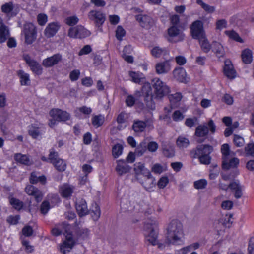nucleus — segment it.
Returning a JSON list of instances; mask_svg holds the SVG:
<instances>
[{
    "label": "nucleus",
    "mask_w": 254,
    "mask_h": 254,
    "mask_svg": "<svg viewBox=\"0 0 254 254\" xmlns=\"http://www.w3.org/2000/svg\"><path fill=\"white\" fill-rule=\"evenodd\" d=\"M129 75L133 82L136 83L143 84L142 93V94H146V95H149L151 91V86L149 82H146L144 75L140 72L131 71L129 72Z\"/></svg>",
    "instance_id": "6"
},
{
    "label": "nucleus",
    "mask_w": 254,
    "mask_h": 254,
    "mask_svg": "<svg viewBox=\"0 0 254 254\" xmlns=\"http://www.w3.org/2000/svg\"><path fill=\"white\" fill-rule=\"evenodd\" d=\"M75 189V186L68 183H64L59 187V193L61 196L68 199L71 197Z\"/></svg>",
    "instance_id": "14"
},
{
    "label": "nucleus",
    "mask_w": 254,
    "mask_h": 254,
    "mask_svg": "<svg viewBox=\"0 0 254 254\" xmlns=\"http://www.w3.org/2000/svg\"><path fill=\"white\" fill-rule=\"evenodd\" d=\"M65 239L58 245L57 249L61 254H68L76 244L72 233H68L66 229L64 233Z\"/></svg>",
    "instance_id": "5"
},
{
    "label": "nucleus",
    "mask_w": 254,
    "mask_h": 254,
    "mask_svg": "<svg viewBox=\"0 0 254 254\" xmlns=\"http://www.w3.org/2000/svg\"><path fill=\"white\" fill-rule=\"evenodd\" d=\"M190 34L193 39H199L206 34L203 28V23L200 20L194 21L190 26Z\"/></svg>",
    "instance_id": "12"
},
{
    "label": "nucleus",
    "mask_w": 254,
    "mask_h": 254,
    "mask_svg": "<svg viewBox=\"0 0 254 254\" xmlns=\"http://www.w3.org/2000/svg\"><path fill=\"white\" fill-rule=\"evenodd\" d=\"M24 58L33 73L37 75H41L42 74L43 68L39 63L31 59L28 55L24 56Z\"/></svg>",
    "instance_id": "19"
},
{
    "label": "nucleus",
    "mask_w": 254,
    "mask_h": 254,
    "mask_svg": "<svg viewBox=\"0 0 254 254\" xmlns=\"http://www.w3.org/2000/svg\"><path fill=\"white\" fill-rule=\"evenodd\" d=\"M116 171L119 175H123L130 171L131 167L123 160H118L116 162Z\"/></svg>",
    "instance_id": "24"
},
{
    "label": "nucleus",
    "mask_w": 254,
    "mask_h": 254,
    "mask_svg": "<svg viewBox=\"0 0 254 254\" xmlns=\"http://www.w3.org/2000/svg\"><path fill=\"white\" fill-rule=\"evenodd\" d=\"M60 25L58 22H51L48 24L44 30V35L47 38L54 36L58 32Z\"/></svg>",
    "instance_id": "22"
},
{
    "label": "nucleus",
    "mask_w": 254,
    "mask_h": 254,
    "mask_svg": "<svg viewBox=\"0 0 254 254\" xmlns=\"http://www.w3.org/2000/svg\"><path fill=\"white\" fill-rule=\"evenodd\" d=\"M169 180L168 177L162 176L157 182V186L160 189H164L169 183Z\"/></svg>",
    "instance_id": "58"
},
{
    "label": "nucleus",
    "mask_w": 254,
    "mask_h": 254,
    "mask_svg": "<svg viewBox=\"0 0 254 254\" xmlns=\"http://www.w3.org/2000/svg\"><path fill=\"white\" fill-rule=\"evenodd\" d=\"M245 150L247 155L254 156V143H250L245 148Z\"/></svg>",
    "instance_id": "64"
},
{
    "label": "nucleus",
    "mask_w": 254,
    "mask_h": 254,
    "mask_svg": "<svg viewBox=\"0 0 254 254\" xmlns=\"http://www.w3.org/2000/svg\"><path fill=\"white\" fill-rule=\"evenodd\" d=\"M51 119L49 120V125L54 127L57 122H65L70 119V114L66 111L59 109H53L49 113Z\"/></svg>",
    "instance_id": "4"
},
{
    "label": "nucleus",
    "mask_w": 254,
    "mask_h": 254,
    "mask_svg": "<svg viewBox=\"0 0 254 254\" xmlns=\"http://www.w3.org/2000/svg\"><path fill=\"white\" fill-rule=\"evenodd\" d=\"M185 37L184 33L181 31L178 26H170L167 30L166 38L171 43H177L182 41Z\"/></svg>",
    "instance_id": "7"
},
{
    "label": "nucleus",
    "mask_w": 254,
    "mask_h": 254,
    "mask_svg": "<svg viewBox=\"0 0 254 254\" xmlns=\"http://www.w3.org/2000/svg\"><path fill=\"white\" fill-rule=\"evenodd\" d=\"M224 33L229 39L241 43H244L243 39L234 30H226L224 32Z\"/></svg>",
    "instance_id": "42"
},
{
    "label": "nucleus",
    "mask_w": 254,
    "mask_h": 254,
    "mask_svg": "<svg viewBox=\"0 0 254 254\" xmlns=\"http://www.w3.org/2000/svg\"><path fill=\"white\" fill-rule=\"evenodd\" d=\"M0 44L5 42L10 36L8 28L3 24L2 19L0 18Z\"/></svg>",
    "instance_id": "30"
},
{
    "label": "nucleus",
    "mask_w": 254,
    "mask_h": 254,
    "mask_svg": "<svg viewBox=\"0 0 254 254\" xmlns=\"http://www.w3.org/2000/svg\"><path fill=\"white\" fill-rule=\"evenodd\" d=\"M92 109L86 106L78 108L75 110V115L80 118H83L82 115L86 117V116L90 115Z\"/></svg>",
    "instance_id": "38"
},
{
    "label": "nucleus",
    "mask_w": 254,
    "mask_h": 254,
    "mask_svg": "<svg viewBox=\"0 0 254 254\" xmlns=\"http://www.w3.org/2000/svg\"><path fill=\"white\" fill-rule=\"evenodd\" d=\"M171 66L170 60L158 62L155 65L156 72L159 74H166L171 70Z\"/></svg>",
    "instance_id": "21"
},
{
    "label": "nucleus",
    "mask_w": 254,
    "mask_h": 254,
    "mask_svg": "<svg viewBox=\"0 0 254 254\" xmlns=\"http://www.w3.org/2000/svg\"><path fill=\"white\" fill-rule=\"evenodd\" d=\"M25 192L29 195L34 196L37 202H40L43 196V193L37 188L31 185H27L25 188Z\"/></svg>",
    "instance_id": "20"
},
{
    "label": "nucleus",
    "mask_w": 254,
    "mask_h": 254,
    "mask_svg": "<svg viewBox=\"0 0 254 254\" xmlns=\"http://www.w3.org/2000/svg\"><path fill=\"white\" fill-rule=\"evenodd\" d=\"M200 246V244L199 242H194L177 250L175 254H188L192 251L198 249Z\"/></svg>",
    "instance_id": "23"
},
{
    "label": "nucleus",
    "mask_w": 254,
    "mask_h": 254,
    "mask_svg": "<svg viewBox=\"0 0 254 254\" xmlns=\"http://www.w3.org/2000/svg\"><path fill=\"white\" fill-rule=\"evenodd\" d=\"M14 158L16 162L22 164L29 166L32 164V161L30 157L26 155L17 153L14 155Z\"/></svg>",
    "instance_id": "32"
},
{
    "label": "nucleus",
    "mask_w": 254,
    "mask_h": 254,
    "mask_svg": "<svg viewBox=\"0 0 254 254\" xmlns=\"http://www.w3.org/2000/svg\"><path fill=\"white\" fill-rule=\"evenodd\" d=\"M239 164V159L235 157V155L223 159L222 167L226 170H232L237 168Z\"/></svg>",
    "instance_id": "16"
},
{
    "label": "nucleus",
    "mask_w": 254,
    "mask_h": 254,
    "mask_svg": "<svg viewBox=\"0 0 254 254\" xmlns=\"http://www.w3.org/2000/svg\"><path fill=\"white\" fill-rule=\"evenodd\" d=\"M133 171L136 179L140 183H142L143 177L148 179L152 177L150 171L145 167L144 164L141 162L134 164Z\"/></svg>",
    "instance_id": "9"
},
{
    "label": "nucleus",
    "mask_w": 254,
    "mask_h": 254,
    "mask_svg": "<svg viewBox=\"0 0 254 254\" xmlns=\"http://www.w3.org/2000/svg\"><path fill=\"white\" fill-rule=\"evenodd\" d=\"M30 182L31 184H35L40 183L41 184H45L46 182V178L44 175H39L38 173L33 172L31 173L29 178Z\"/></svg>",
    "instance_id": "31"
},
{
    "label": "nucleus",
    "mask_w": 254,
    "mask_h": 254,
    "mask_svg": "<svg viewBox=\"0 0 254 254\" xmlns=\"http://www.w3.org/2000/svg\"><path fill=\"white\" fill-rule=\"evenodd\" d=\"M76 208L78 215L80 216H83L88 213V209L87 203L84 200L78 201L76 205Z\"/></svg>",
    "instance_id": "29"
},
{
    "label": "nucleus",
    "mask_w": 254,
    "mask_h": 254,
    "mask_svg": "<svg viewBox=\"0 0 254 254\" xmlns=\"http://www.w3.org/2000/svg\"><path fill=\"white\" fill-rule=\"evenodd\" d=\"M187 109H182V111H181L179 110H177L174 112L172 114V119L175 122H179L183 120L184 118V113H185Z\"/></svg>",
    "instance_id": "53"
},
{
    "label": "nucleus",
    "mask_w": 254,
    "mask_h": 254,
    "mask_svg": "<svg viewBox=\"0 0 254 254\" xmlns=\"http://www.w3.org/2000/svg\"><path fill=\"white\" fill-rule=\"evenodd\" d=\"M189 144L190 141L189 139L183 136L178 137L176 140V145L181 150L186 148L189 146Z\"/></svg>",
    "instance_id": "40"
},
{
    "label": "nucleus",
    "mask_w": 254,
    "mask_h": 254,
    "mask_svg": "<svg viewBox=\"0 0 254 254\" xmlns=\"http://www.w3.org/2000/svg\"><path fill=\"white\" fill-rule=\"evenodd\" d=\"M146 126V124L144 122L136 121L134 122L132 126V128L136 133H139L143 131Z\"/></svg>",
    "instance_id": "51"
},
{
    "label": "nucleus",
    "mask_w": 254,
    "mask_h": 254,
    "mask_svg": "<svg viewBox=\"0 0 254 254\" xmlns=\"http://www.w3.org/2000/svg\"><path fill=\"white\" fill-rule=\"evenodd\" d=\"M91 215L94 220H98L101 215V211L99 206L97 203H93L90 208Z\"/></svg>",
    "instance_id": "43"
},
{
    "label": "nucleus",
    "mask_w": 254,
    "mask_h": 254,
    "mask_svg": "<svg viewBox=\"0 0 254 254\" xmlns=\"http://www.w3.org/2000/svg\"><path fill=\"white\" fill-rule=\"evenodd\" d=\"M91 32L82 25H78L69 29L68 36L72 38H84L90 36Z\"/></svg>",
    "instance_id": "10"
},
{
    "label": "nucleus",
    "mask_w": 254,
    "mask_h": 254,
    "mask_svg": "<svg viewBox=\"0 0 254 254\" xmlns=\"http://www.w3.org/2000/svg\"><path fill=\"white\" fill-rule=\"evenodd\" d=\"M132 48L130 45L126 46L123 51L122 57L128 63H132L133 58L131 56L129 55L132 51Z\"/></svg>",
    "instance_id": "37"
},
{
    "label": "nucleus",
    "mask_w": 254,
    "mask_h": 254,
    "mask_svg": "<svg viewBox=\"0 0 254 254\" xmlns=\"http://www.w3.org/2000/svg\"><path fill=\"white\" fill-rule=\"evenodd\" d=\"M153 87L154 89V94H152L151 91L149 95L143 93V95L149 98L150 101L146 103V105L149 110H153L155 109L154 103L152 102V98L161 99L170 92L169 87L159 78H154L152 80Z\"/></svg>",
    "instance_id": "2"
},
{
    "label": "nucleus",
    "mask_w": 254,
    "mask_h": 254,
    "mask_svg": "<svg viewBox=\"0 0 254 254\" xmlns=\"http://www.w3.org/2000/svg\"><path fill=\"white\" fill-rule=\"evenodd\" d=\"M136 19L142 27L146 29H149L154 23V20L147 15H138L136 16Z\"/></svg>",
    "instance_id": "26"
},
{
    "label": "nucleus",
    "mask_w": 254,
    "mask_h": 254,
    "mask_svg": "<svg viewBox=\"0 0 254 254\" xmlns=\"http://www.w3.org/2000/svg\"><path fill=\"white\" fill-rule=\"evenodd\" d=\"M126 35V31L122 26H118L116 30V37L120 41L122 40Z\"/></svg>",
    "instance_id": "57"
},
{
    "label": "nucleus",
    "mask_w": 254,
    "mask_h": 254,
    "mask_svg": "<svg viewBox=\"0 0 254 254\" xmlns=\"http://www.w3.org/2000/svg\"><path fill=\"white\" fill-rule=\"evenodd\" d=\"M196 3L200 5L201 7L207 13H212L215 11V7L214 6L205 3L202 0H197Z\"/></svg>",
    "instance_id": "47"
},
{
    "label": "nucleus",
    "mask_w": 254,
    "mask_h": 254,
    "mask_svg": "<svg viewBox=\"0 0 254 254\" xmlns=\"http://www.w3.org/2000/svg\"><path fill=\"white\" fill-rule=\"evenodd\" d=\"M22 34L24 36L25 42L26 44H32L37 37L36 27L31 23H25L22 31Z\"/></svg>",
    "instance_id": "8"
},
{
    "label": "nucleus",
    "mask_w": 254,
    "mask_h": 254,
    "mask_svg": "<svg viewBox=\"0 0 254 254\" xmlns=\"http://www.w3.org/2000/svg\"><path fill=\"white\" fill-rule=\"evenodd\" d=\"M88 17L98 26H101L106 20L105 14L96 10H91L88 14Z\"/></svg>",
    "instance_id": "13"
},
{
    "label": "nucleus",
    "mask_w": 254,
    "mask_h": 254,
    "mask_svg": "<svg viewBox=\"0 0 254 254\" xmlns=\"http://www.w3.org/2000/svg\"><path fill=\"white\" fill-rule=\"evenodd\" d=\"M241 59L245 64H250L253 61V52L249 49L246 48L242 50L241 52Z\"/></svg>",
    "instance_id": "33"
},
{
    "label": "nucleus",
    "mask_w": 254,
    "mask_h": 254,
    "mask_svg": "<svg viewBox=\"0 0 254 254\" xmlns=\"http://www.w3.org/2000/svg\"><path fill=\"white\" fill-rule=\"evenodd\" d=\"M150 52L152 56L155 58H159L165 54L167 51L165 48L156 46L151 49Z\"/></svg>",
    "instance_id": "46"
},
{
    "label": "nucleus",
    "mask_w": 254,
    "mask_h": 254,
    "mask_svg": "<svg viewBox=\"0 0 254 254\" xmlns=\"http://www.w3.org/2000/svg\"><path fill=\"white\" fill-rule=\"evenodd\" d=\"M215 25L216 29L221 31L227 27V22L226 20L223 19H218L216 21Z\"/></svg>",
    "instance_id": "60"
},
{
    "label": "nucleus",
    "mask_w": 254,
    "mask_h": 254,
    "mask_svg": "<svg viewBox=\"0 0 254 254\" xmlns=\"http://www.w3.org/2000/svg\"><path fill=\"white\" fill-rule=\"evenodd\" d=\"M212 151V147L210 145H200L198 147L196 154L198 156L201 163L208 164L210 162L209 154Z\"/></svg>",
    "instance_id": "11"
},
{
    "label": "nucleus",
    "mask_w": 254,
    "mask_h": 254,
    "mask_svg": "<svg viewBox=\"0 0 254 254\" xmlns=\"http://www.w3.org/2000/svg\"><path fill=\"white\" fill-rule=\"evenodd\" d=\"M221 152L222 154V159L235 155V153L231 151L229 144L226 143L224 144L221 146Z\"/></svg>",
    "instance_id": "52"
},
{
    "label": "nucleus",
    "mask_w": 254,
    "mask_h": 254,
    "mask_svg": "<svg viewBox=\"0 0 254 254\" xmlns=\"http://www.w3.org/2000/svg\"><path fill=\"white\" fill-rule=\"evenodd\" d=\"M174 78L177 81L186 83L189 82L190 78L187 74V72L183 67H176L172 72Z\"/></svg>",
    "instance_id": "15"
},
{
    "label": "nucleus",
    "mask_w": 254,
    "mask_h": 254,
    "mask_svg": "<svg viewBox=\"0 0 254 254\" xmlns=\"http://www.w3.org/2000/svg\"><path fill=\"white\" fill-rule=\"evenodd\" d=\"M67 231L68 233H71V225H67L64 224L54 228L52 230V233L54 236L60 235L61 233H63L64 235L65 230Z\"/></svg>",
    "instance_id": "28"
},
{
    "label": "nucleus",
    "mask_w": 254,
    "mask_h": 254,
    "mask_svg": "<svg viewBox=\"0 0 254 254\" xmlns=\"http://www.w3.org/2000/svg\"><path fill=\"white\" fill-rule=\"evenodd\" d=\"M229 187L234 192L237 198H240L242 195V187L240 186L239 182L235 181L229 185Z\"/></svg>",
    "instance_id": "34"
},
{
    "label": "nucleus",
    "mask_w": 254,
    "mask_h": 254,
    "mask_svg": "<svg viewBox=\"0 0 254 254\" xmlns=\"http://www.w3.org/2000/svg\"><path fill=\"white\" fill-rule=\"evenodd\" d=\"M147 149V146H146L145 140H144L137 146L135 149V153L138 155H142L146 152Z\"/></svg>",
    "instance_id": "54"
},
{
    "label": "nucleus",
    "mask_w": 254,
    "mask_h": 254,
    "mask_svg": "<svg viewBox=\"0 0 254 254\" xmlns=\"http://www.w3.org/2000/svg\"><path fill=\"white\" fill-rule=\"evenodd\" d=\"M1 10L3 12L10 14L11 16L15 15L17 14V11H16L14 6L11 2L3 4L1 7Z\"/></svg>",
    "instance_id": "41"
},
{
    "label": "nucleus",
    "mask_w": 254,
    "mask_h": 254,
    "mask_svg": "<svg viewBox=\"0 0 254 254\" xmlns=\"http://www.w3.org/2000/svg\"><path fill=\"white\" fill-rule=\"evenodd\" d=\"M185 234L182 223L177 219L171 220L166 227V243L180 245L184 243Z\"/></svg>",
    "instance_id": "1"
},
{
    "label": "nucleus",
    "mask_w": 254,
    "mask_h": 254,
    "mask_svg": "<svg viewBox=\"0 0 254 254\" xmlns=\"http://www.w3.org/2000/svg\"><path fill=\"white\" fill-rule=\"evenodd\" d=\"M47 200L50 202L51 207H54L61 202V198L57 194H50L47 197Z\"/></svg>",
    "instance_id": "48"
},
{
    "label": "nucleus",
    "mask_w": 254,
    "mask_h": 254,
    "mask_svg": "<svg viewBox=\"0 0 254 254\" xmlns=\"http://www.w3.org/2000/svg\"><path fill=\"white\" fill-rule=\"evenodd\" d=\"M79 18L76 15H72L67 17L65 19V23L69 26H73L76 25L79 22Z\"/></svg>",
    "instance_id": "56"
},
{
    "label": "nucleus",
    "mask_w": 254,
    "mask_h": 254,
    "mask_svg": "<svg viewBox=\"0 0 254 254\" xmlns=\"http://www.w3.org/2000/svg\"><path fill=\"white\" fill-rule=\"evenodd\" d=\"M158 223L156 221H154L145 224L144 235L146 241L153 246L158 245L159 248H162V246L158 243Z\"/></svg>",
    "instance_id": "3"
},
{
    "label": "nucleus",
    "mask_w": 254,
    "mask_h": 254,
    "mask_svg": "<svg viewBox=\"0 0 254 254\" xmlns=\"http://www.w3.org/2000/svg\"><path fill=\"white\" fill-rule=\"evenodd\" d=\"M199 45L201 50L205 53H208L212 48V46L209 43L206 36H205L199 39Z\"/></svg>",
    "instance_id": "35"
},
{
    "label": "nucleus",
    "mask_w": 254,
    "mask_h": 254,
    "mask_svg": "<svg viewBox=\"0 0 254 254\" xmlns=\"http://www.w3.org/2000/svg\"><path fill=\"white\" fill-rule=\"evenodd\" d=\"M209 132L208 128L205 125H200L197 127L195 134L197 137H202L206 136Z\"/></svg>",
    "instance_id": "49"
},
{
    "label": "nucleus",
    "mask_w": 254,
    "mask_h": 254,
    "mask_svg": "<svg viewBox=\"0 0 254 254\" xmlns=\"http://www.w3.org/2000/svg\"><path fill=\"white\" fill-rule=\"evenodd\" d=\"M18 75L22 85L26 86L29 85L30 80L29 74L24 72L22 70H20L18 73Z\"/></svg>",
    "instance_id": "45"
},
{
    "label": "nucleus",
    "mask_w": 254,
    "mask_h": 254,
    "mask_svg": "<svg viewBox=\"0 0 254 254\" xmlns=\"http://www.w3.org/2000/svg\"><path fill=\"white\" fill-rule=\"evenodd\" d=\"M212 48L217 57H222L224 55L225 51L221 43L217 42H213Z\"/></svg>",
    "instance_id": "36"
},
{
    "label": "nucleus",
    "mask_w": 254,
    "mask_h": 254,
    "mask_svg": "<svg viewBox=\"0 0 254 254\" xmlns=\"http://www.w3.org/2000/svg\"><path fill=\"white\" fill-rule=\"evenodd\" d=\"M234 144L238 147L243 146L245 144V140L243 137L239 135H234L233 138Z\"/></svg>",
    "instance_id": "59"
},
{
    "label": "nucleus",
    "mask_w": 254,
    "mask_h": 254,
    "mask_svg": "<svg viewBox=\"0 0 254 254\" xmlns=\"http://www.w3.org/2000/svg\"><path fill=\"white\" fill-rule=\"evenodd\" d=\"M22 247L24 251L27 253H31L34 252V247L27 241H22Z\"/></svg>",
    "instance_id": "62"
},
{
    "label": "nucleus",
    "mask_w": 254,
    "mask_h": 254,
    "mask_svg": "<svg viewBox=\"0 0 254 254\" xmlns=\"http://www.w3.org/2000/svg\"><path fill=\"white\" fill-rule=\"evenodd\" d=\"M62 59V56L55 54L43 60L42 64L45 67H50L57 64Z\"/></svg>",
    "instance_id": "25"
},
{
    "label": "nucleus",
    "mask_w": 254,
    "mask_h": 254,
    "mask_svg": "<svg viewBox=\"0 0 254 254\" xmlns=\"http://www.w3.org/2000/svg\"><path fill=\"white\" fill-rule=\"evenodd\" d=\"M104 121L105 117L103 115H94L92 118V124L96 128L102 125Z\"/></svg>",
    "instance_id": "50"
},
{
    "label": "nucleus",
    "mask_w": 254,
    "mask_h": 254,
    "mask_svg": "<svg viewBox=\"0 0 254 254\" xmlns=\"http://www.w3.org/2000/svg\"><path fill=\"white\" fill-rule=\"evenodd\" d=\"M57 153L54 152H51L49 154L50 162L54 165L55 168L60 171H64L66 167L65 162L60 158H57Z\"/></svg>",
    "instance_id": "17"
},
{
    "label": "nucleus",
    "mask_w": 254,
    "mask_h": 254,
    "mask_svg": "<svg viewBox=\"0 0 254 254\" xmlns=\"http://www.w3.org/2000/svg\"><path fill=\"white\" fill-rule=\"evenodd\" d=\"M207 182L205 179H200L196 181L194 183V186L196 189H203L206 187Z\"/></svg>",
    "instance_id": "61"
},
{
    "label": "nucleus",
    "mask_w": 254,
    "mask_h": 254,
    "mask_svg": "<svg viewBox=\"0 0 254 254\" xmlns=\"http://www.w3.org/2000/svg\"><path fill=\"white\" fill-rule=\"evenodd\" d=\"M224 74L229 79H233L236 76V71L232 63L230 61H226L223 68Z\"/></svg>",
    "instance_id": "27"
},
{
    "label": "nucleus",
    "mask_w": 254,
    "mask_h": 254,
    "mask_svg": "<svg viewBox=\"0 0 254 254\" xmlns=\"http://www.w3.org/2000/svg\"><path fill=\"white\" fill-rule=\"evenodd\" d=\"M166 164L155 163L151 167V171L155 174H160L167 170Z\"/></svg>",
    "instance_id": "39"
},
{
    "label": "nucleus",
    "mask_w": 254,
    "mask_h": 254,
    "mask_svg": "<svg viewBox=\"0 0 254 254\" xmlns=\"http://www.w3.org/2000/svg\"><path fill=\"white\" fill-rule=\"evenodd\" d=\"M27 131L33 138H38L42 133V125L39 123L32 124L28 126Z\"/></svg>",
    "instance_id": "18"
},
{
    "label": "nucleus",
    "mask_w": 254,
    "mask_h": 254,
    "mask_svg": "<svg viewBox=\"0 0 254 254\" xmlns=\"http://www.w3.org/2000/svg\"><path fill=\"white\" fill-rule=\"evenodd\" d=\"M48 21V16L44 13H40L37 16V21L40 25H44Z\"/></svg>",
    "instance_id": "63"
},
{
    "label": "nucleus",
    "mask_w": 254,
    "mask_h": 254,
    "mask_svg": "<svg viewBox=\"0 0 254 254\" xmlns=\"http://www.w3.org/2000/svg\"><path fill=\"white\" fill-rule=\"evenodd\" d=\"M124 142L117 143L112 147V154L114 158L119 157L123 153Z\"/></svg>",
    "instance_id": "44"
},
{
    "label": "nucleus",
    "mask_w": 254,
    "mask_h": 254,
    "mask_svg": "<svg viewBox=\"0 0 254 254\" xmlns=\"http://www.w3.org/2000/svg\"><path fill=\"white\" fill-rule=\"evenodd\" d=\"M9 202L12 206L15 209L20 210L23 207L22 202L14 197L9 198Z\"/></svg>",
    "instance_id": "55"
}]
</instances>
